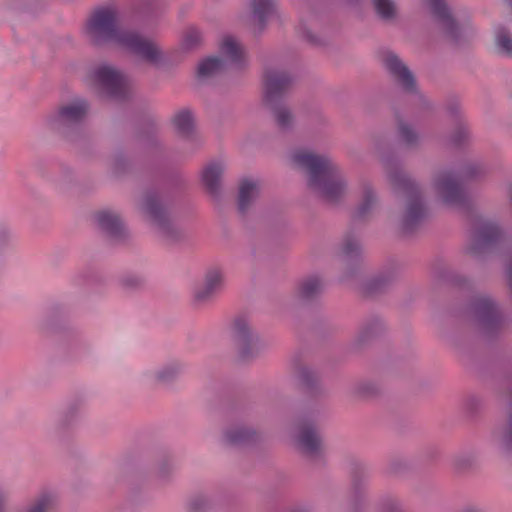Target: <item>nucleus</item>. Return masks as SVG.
<instances>
[{
  "label": "nucleus",
  "mask_w": 512,
  "mask_h": 512,
  "mask_svg": "<svg viewBox=\"0 0 512 512\" xmlns=\"http://www.w3.org/2000/svg\"><path fill=\"white\" fill-rule=\"evenodd\" d=\"M84 34L96 45L113 43L153 64L161 59V50L155 42L120 25L119 11L112 4L101 5L92 11L85 24Z\"/></svg>",
  "instance_id": "obj_1"
},
{
  "label": "nucleus",
  "mask_w": 512,
  "mask_h": 512,
  "mask_svg": "<svg viewBox=\"0 0 512 512\" xmlns=\"http://www.w3.org/2000/svg\"><path fill=\"white\" fill-rule=\"evenodd\" d=\"M292 164L307 172L309 188L328 202L342 199L347 192V181L340 166L327 155L301 149L292 153Z\"/></svg>",
  "instance_id": "obj_2"
},
{
  "label": "nucleus",
  "mask_w": 512,
  "mask_h": 512,
  "mask_svg": "<svg viewBox=\"0 0 512 512\" xmlns=\"http://www.w3.org/2000/svg\"><path fill=\"white\" fill-rule=\"evenodd\" d=\"M385 171L394 193L407 201L401 225L404 231L409 232L426 216V209L420 199V187L397 163L388 161Z\"/></svg>",
  "instance_id": "obj_3"
},
{
  "label": "nucleus",
  "mask_w": 512,
  "mask_h": 512,
  "mask_svg": "<svg viewBox=\"0 0 512 512\" xmlns=\"http://www.w3.org/2000/svg\"><path fill=\"white\" fill-rule=\"evenodd\" d=\"M484 173V168L478 162L468 163L459 169L441 168L436 170L431 178L430 189L434 197L447 206H456L463 201V191L460 180H468Z\"/></svg>",
  "instance_id": "obj_4"
},
{
  "label": "nucleus",
  "mask_w": 512,
  "mask_h": 512,
  "mask_svg": "<svg viewBox=\"0 0 512 512\" xmlns=\"http://www.w3.org/2000/svg\"><path fill=\"white\" fill-rule=\"evenodd\" d=\"M293 80L290 75L275 71L268 72L265 77L264 102L272 111L277 125L282 130H288L294 125V117L290 109L279 103Z\"/></svg>",
  "instance_id": "obj_5"
},
{
  "label": "nucleus",
  "mask_w": 512,
  "mask_h": 512,
  "mask_svg": "<svg viewBox=\"0 0 512 512\" xmlns=\"http://www.w3.org/2000/svg\"><path fill=\"white\" fill-rule=\"evenodd\" d=\"M87 81L99 88L109 99H125L129 94L128 78L115 67L108 64L95 66L89 72Z\"/></svg>",
  "instance_id": "obj_6"
},
{
  "label": "nucleus",
  "mask_w": 512,
  "mask_h": 512,
  "mask_svg": "<svg viewBox=\"0 0 512 512\" xmlns=\"http://www.w3.org/2000/svg\"><path fill=\"white\" fill-rule=\"evenodd\" d=\"M144 220L166 240H173L177 235L175 224L170 218L166 204L158 194H147L141 205Z\"/></svg>",
  "instance_id": "obj_7"
},
{
  "label": "nucleus",
  "mask_w": 512,
  "mask_h": 512,
  "mask_svg": "<svg viewBox=\"0 0 512 512\" xmlns=\"http://www.w3.org/2000/svg\"><path fill=\"white\" fill-rule=\"evenodd\" d=\"M230 333L239 356L243 360L255 356L261 350V340L245 318H236L231 326Z\"/></svg>",
  "instance_id": "obj_8"
},
{
  "label": "nucleus",
  "mask_w": 512,
  "mask_h": 512,
  "mask_svg": "<svg viewBox=\"0 0 512 512\" xmlns=\"http://www.w3.org/2000/svg\"><path fill=\"white\" fill-rule=\"evenodd\" d=\"M90 103L83 97H75L61 105L58 110L46 118V125L58 130L64 124L82 122L89 114Z\"/></svg>",
  "instance_id": "obj_9"
},
{
  "label": "nucleus",
  "mask_w": 512,
  "mask_h": 512,
  "mask_svg": "<svg viewBox=\"0 0 512 512\" xmlns=\"http://www.w3.org/2000/svg\"><path fill=\"white\" fill-rule=\"evenodd\" d=\"M501 235L502 230L496 220L490 218L479 220L467 247L468 253L476 257L480 252L486 250L496 242Z\"/></svg>",
  "instance_id": "obj_10"
},
{
  "label": "nucleus",
  "mask_w": 512,
  "mask_h": 512,
  "mask_svg": "<svg viewBox=\"0 0 512 512\" xmlns=\"http://www.w3.org/2000/svg\"><path fill=\"white\" fill-rule=\"evenodd\" d=\"M470 316L476 324L485 330L496 328L502 321L498 306L487 295H482L475 299L470 307Z\"/></svg>",
  "instance_id": "obj_11"
},
{
  "label": "nucleus",
  "mask_w": 512,
  "mask_h": 512,
  "mask_svg": "<svg viewBox=\"0 0 512 512\" xmlns=\"http://www.w3.org/2000/svg\"><path fill=\"white\" fill-rule=\"evenodd\" d=\"M381 61L385 69L403 91L411 94L417 93L415 77L398 55L391 51H386L382 54Z\"/></svg>",
  "instance_id": "obj_12"
},
{
  "label": "nucleus",
  "mask_w": 512,
  "mask_h": 512,
  "mask_svg": "<svg viewBox=\"0 0 512 512\" xmlns=\"http://www.w3.org/2000/svg\"><path fill=\"white\" fill-rule=\"evenodd\" d=\"M250 14L245 18L246 26L252 33H260L266 26L275 7L274 0H250Z\"/></svg>",
  "instance_id": "obj_13"
},
{
  "label": "nucleus",
  "mask_w": 512,
  "mask_h": 512,
  "mask_svg": "<svg viewBox=\"0 0 512 512\" xmlns=\"http://www.w3.org/2000/svg\"><path fill=\"white\" fill-rule=\"evenodd\" d=\"M222 61L225 66L242 68L247 64V53L241 42L232 35H225L220 44Z\"/></svg>",
  "instance_id": "obj_14"
},
{
  "label": "nucleus",
  "mask_w": 512,
  "mask_h": 512,
  "mask_svg": "<svg viewBox=\"0 0 512 512\" xmlns=\"http://www.w3.org/2000/svg\"><path fill=\"white\" fill-rule=\"evenodd\" d=\"M296 444L303 453L310 456L320 453L323 448L322 437L313 424H305L301 427Z\"/></svg>",
  "instance_id": "obj_15"
},
{
  "label": "nucleus",
  "mask_w": 512,
  "mask_h": 512,
  "mask_svg": "<svg viewBox=\"0 0 512 512\" xmlns=\"http://www.w3.org/2000/svg\"><path fill=\"white\" fill-rule=\"evenodd\" d=\"M99 229L111 237H120L124 231V224L120 215L110 209L100 210L94 215Z\"/></svg>",
  "instance_id": "obj_16"
},
{
  "label": "nucleus",
  "mask_w": 512,
  "mask_h": 512,
  "mask_svg": "<svg viewBox=\"0 0 512 512\" xmlns=\"http://www.w3.org/2000/svg\"><path fill=\"white\" fill-rule=\"evenodd\" d=\"M59 502L55 490L44 489L38 492L21 512H55Z\"/></svg>",
  "instance_id": "obj_17"
},
{
  "label": "nucleus",
  "mask_w": 512,
  "mask_h": 512,
  "mask_svg": "<svg viewBox=\"0 0 512 512\" xmlns=\"http://www.w3.org/2000/svg\"><path fill=\"white\" fill-rule=\"evenodd\" d=\"M225 170V165L221 161L209 163L202 171V183L205 188L213 195L220 191L221 179Z\"/></svg>",
  "instance_id": "obj_18"
},
{
  "label": "nucleus",
  "mask_w": 512,
  "mask_h": 512,
  "mask_svg": "<svg viewBox=\"0 0 512 512\" xmlns=\"http://www.w3.org/2000/svg\"><path fill=\"white\" fill-rule=\"evenodd\" d=\"M260 195L258 181L247 178L243 179L239 186L238 208L244 213L257 200Z\"/></svg>",
  "instance_id": "obj_19"
},
{
  "label": "nucleus",
  "mask_w": 512,
  "mask_h": 512,
  "mask_svg": "<svg viewBox=\"0 0 512 512\" xmlns=\"http://www.w3.org/2000/svg\"><path fill=\"white\" fill-rule=\"evenodd\" d=\"M183 371V366L178 362L167 363L147 374L150 381L160 384L173 382Z\"/></svg>",
  "instance_id": "obj_20"
},
{
  "label": "nucleus",
  "mask_w": 512,
  "mask_h": 512,
  "mask_svg": "<svg viewBox=\"0 0 512 512\" xmlns=\"http://www.w3.org/2000/svg\"><path fill=\"white\" fill-rule=\"evenodd\" d=\"M360 203L356 210L357 217H365L377 205V196L372 185L368 181H362L359 186Z\"/></svg>",
  "instance_id": "obj_21"
},
{
  "label": "nucleus",
  "mask_w": 512,
  "mask_h": 512,
  "mask_svg": "<svg viewBox=\"0 0 512 512\" xmlns=\"http://www.w3.org/2000/svg\"><path fill=\"white\" fill-rule=\"evenodd\" d=\"M491 442L503 452L512 451V411L509 414L508 422L493 430L491 433Z\"/></svg>",
  "instance_id": "obj_22"
},
{
  "label": "nucleus",
  "mask_w": 512,
  "mask_h": 512,
  "mask_svg": "<svg viewBox=\"0 0 512 512\" xmlns=\"http://www.w3.org/2000/svg\"><path fill=\"white\" fill-rule=\"evenodd\" d=\"M432 6L434 14L438 17L447 33L456 38L457 25L451 17L443 0H428Z\"/></svg>",
  "instance_id": "obj_23"
},
{
  "label": "nucleus",
  "mask_w": 512,
  "mask_h": 512,
  "mask_svg": "<svg viewBox=\"0 0 512 512\" xmlns=\"http://www.w3.org/2000/svg\"><path fill=\"white\" fill-rule=\"evenodd\" d=\"M325 287L323 279L318 275L307 277L298 288L299 295L304 299H311L319 295Z\"/></svg>",
  "instance_id": "obj_24"
},
{
  "label": "nucleus",
  "mask_w": 512,
  "mask_h": 512,
  "mask_svg": "<svg viewBox=\"0 0 512 512\" xmlns=\"http://www.w3.org/2000/svg\"><path fill=\"white\" fill-rule=\"evenodd\" d=\"M224 67V61L219 57H208L199 63L197 76L200 80H205L223 70Z\"/></svg>",
  "instance_id": "obj_25"
},
{
  "label": "nucleus",
  "mask_w": 512,
  "mask_h": 512,
  "mask_svg": "<svg viewBox=\"0 0 512 512\" xmlns=\"http://www.w3.org/2000/svg\"><path fill=\"white\" fill-rule=\"evenodd\" d=\"M495 47L501 55L512 57V34L505 27H498L496 29Z\"/></svg>",
  "instance_id": "obj_26"
},
{
  "label": "nucleus",
  "mask_w": 512,
  "mask_h": 512,
  "mask_svg": "<svg viewBox=\"0 0 512 512\" xmlns=\"http://www.w3.org/2000/svg\"><path fill=\"white\" fill-rule=\"evenodd\" d=\"M225 440L233 445L248 443L254 437V432L246 427H231L225 431Z\"/></svg>",
  "instance_id": "obj_27"
},
{
  "label": "nucleus",
  "mask_w": 512,
  "mask_h": 512,
  "mask_svg": "<svg viewBox=\"0 0 512 512\" xmlns=\"http://www.w3.org/2000/svg\"><path fill=\"white\" fill-rule=\"evenodd\" d=\"M173 124L179 134L189 135L194 125L191 112L186 109L178 111L173 117Z\"/></svg>",
  "instance_id": "obj_28"
},
{
  "label": "nucleus",
  "mask_w": 512,
  "mask_h": 512,
  "mask_svg": "<svg viewBox=\"0 0 512 512\" xmlns=\"http://www.w3.org/2000/svg\"><path fill=\"white\" fill-rule=\"evenodd\" d=\"M376 13L385 20L393 19L397 13L395 0H372Z\"/></svg>",
  "instance_id": "obj_29"
},
{
  "label": "nucleus",
  "mask_w": 512,
  "mask_h": 512,
  "mask_svg": "<svg viewBox=\"0 0 512 512\" xmlns=\"http://www.w3.org/2000/svg\"><path fill=\"white\" fill-rule=\"evenodd\" d=\"M203 284L217 293L224 285L223 272L219 268L209 269L205 274Z\"/></svg>",
  "instance_id": "obj_30"
},
{
  "label": "nucleus",
  "mask_w": 512,
  "mask_h": 512,
  "mask_svg": "<svg viewBox=\"0 0 512 512\" xmlns=\"http://www.w3.org/2000/svg\"><path fill=\"white\" fill-rule=\"evenodd\" d=\"M79 416L80 409L74 405H69L59 416L57 425L62 428L71 426L77 421Z\"/></svg>",
  "instance_id": "obj_31"
},
{
  "label": "nucleus",
  "mask_w": 512,
  "mask_h": 512,
  "mask_svg": "<svg viewBox=\"0 0 512 512\" xmlns=\"http://www.w3.org/2000/svg\"><path fill=\"white\" fill-rule=\"evenodd\" d=\"M212 505V500L207 495H195L188 502L190 512H205Z\"/></svg>",
  "instance_id": "obj_32"
},
{
  "label": "nucleus",
  "mask_w": 512,
  "mask_h": 512,
  "mask_svg": "<svg viewBox=\"0 0 512 512\" xmlns=\"http://www.w3.org/2000/svg\"><path fill=\"white\" fill-rule=\"evenodd\" d=\"M215 294V291L202 283L196 287L193 292L194 302L199 305L208 303L215 296Z\"/></svg>",
  "instance_id": "obj_33"
},
{
  "label": "nucleus",
  "mask_w": 512,
  "mask_h": 512,
  "mask_svg": "<svg viewBox=\"0 0 512 512\" xmlns=\"http://www.w3.org/2000/svg\"><path fill=\"white\" fill-rule=\"evenodd\" d=\"M399 137L407 145H413L417 142L418 136L415 131L406 123L399 125Z\"/></svg>",
  "instance_id": "obj_34"
},
{
  "label": "nucleus",
  "mask_w": 512,
  "mask_h": 512,
  "mask_svg": "<svg viewBox=\"0 0 512 512\" xmlns=\"http://www.w3.org/2000/svg\"><path fill=\"white\" fill-rule=\"evenodd\" d=\"M470 137V132L467 127L460 126L451 136V142L454 145H461Z\"/></svg>",
  "instance_id": "obj_35"
},
{
  "label": "nucleus",
  "mask_w": 512,
  "mask_h": 512,
  "mask_svg": "<svg viewBox=\"0 0 512 512\" xmlns=\"http://www.w3.org/2000/svg\"><path fill=\"white\" fill-rule=\"evenodd\" d=\"M360 245L357 239L349 238L346 239L343 244V253L346 256H353L359 251Z\"/></svg>",
  "instance_id": "obj_36"
},
{
  "label": "nucleus",
  "mask_w": 512,
  "mask_h": 512,
  "mask_svg": "<svg viewBox=\"0 0 512 512\" xmlns=\"http://www.w3.org/2000/svg\"><path fill=\"white\" fill-rule=\"evenodd\" d=\"M201 40V33L197 29H189L186 33L184 44L186 47H192Z\"/></svg>",
  "instance_id": "obj_37"
},
{
  "label": "nucleus",
  "mask_w": 512,
  "mask_h": 512,
  "mask_svg": "<svg viewBox=\"0 0 512 512\" xmlns=\"http://www.w3.org/2000/svg\"><path fill=\"white\" fill-rule=\"evenodd\" d=\"M376 392V389L371 383H362L357 388V393L362 396L372 395Z\"/></svg>",
  "instance_id": "obj_38"
},
{
  "label": "nucleus",
  "mask_w": 512,
  "mask_h": 512,
  "mask_svg": "<svg viewBox=\"0 0 512 512\" xmlns=\"http://www.w3.org/2000/svg\"><path fill=\"white\" fill-rule=\"evenodd\" d=\"M7 500L8 491L3 485H0V512H5Z\"/></svg>",
  "instance_id": "obj_39"
},
{
  "label": "nucleus",
  "mask_w": 512,
  "mask_h": 512,
  "mask_svg": "<svg viewBox=\"0 0 512 512\" xmlns=\"http://www.w3.org/2000/svg\"><path fill=\"white\" fill-rule=\"evenodd\" d=\"M11 237V233L6 228L0 229V242L3 240H8Z\"/></svg>",
  "instance_id": "obj_40"
},
{
  "label": "nucleus",
  "mask_w": 512,
  "mask_h": 512,
  "mask_svg": "<svg viewBox=\"0 0 512 512\" xmlns=\"http://www.w3.org/2000/svg\"><path fill=\"white\" fill-rule=\"evenodd\" d=\"M507 278H508L509 285L512 288V256H511L510 262L507 267Z\"/></svg>",
  "instance_id": "obj_41"
},
{
  "label": "nucleus",
  "mask_w": 512,
  "mask_h": 512,
  "mask_svg": "<svg viewBox=\"0 0 512 512\" xmlns=\"http://www.w3.org/2000/svg\"><path fill=\"white\" fill-rule=\"evenodd\" d=\"M462 512H482V511L476 507H467Z\"/></svg>",
  "instance_id": "obj_42"
},
{
  "label": "nucleus",
  "mask_w": 512,
  "mask_h": 512,
  "mask_svg": "<svg viewBox=\"0 0 512 512\" xmlns=\"http://www.w3.org/2000/svg\"><path fill=\"white\" fill-rule=\"evenodd\" d=\"M509 201L512 203V184L509 187V195H508Z\"/></svg>",
  "instance_id": "obj_43"
},
{
  "label": "nucleus",
  "mask_w": 512,
  "mask_h": 512,
  "mask_svg": "<svg viewBox=\"0 0 512 512\" xmlns=\"http://www.w3.org/2000/svg\"><path fill=\"white\" fill-rule=\"evenodd\" d=\"M504 1L512 10V0H504Z\"/></svg>",
  "instance_id": "obj_44"
}]
</instances>
